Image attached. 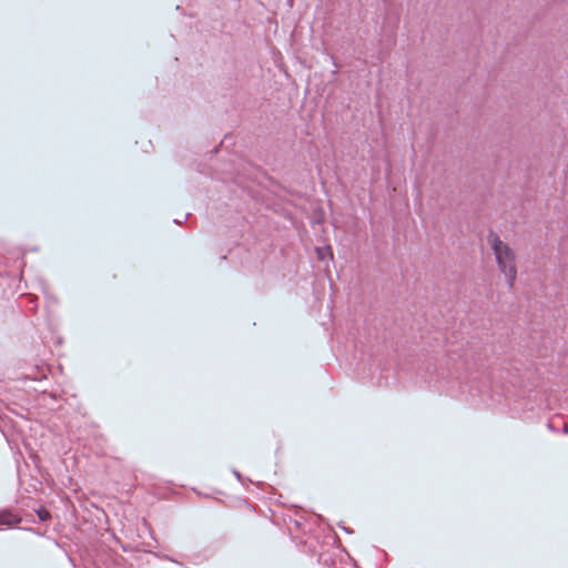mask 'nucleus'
<instances>
[{
    "label": "nucleus",
    "mask_w": 568,
    "mask_h": 568,
    "mask_svg": "<svg viewBox=\"0 0 568 568\" xmlns=\"http://www.w3.org/2000/svg\"><path fill=\"white\" fill-rule=\"evenodd\" d=\"M488 241L500 272H506L511 264H516L514 250L507 243L503 242L497 233L490 230Z\"/></svg>",
    "instance_id": "nucleus-1"
},
{
    "label": "nucleus",
    "mask_w": 568,
    "mask_h": 568,
    "mask_svg": "<svg viewBox=\"0 0 568 568\" xmlns=\"http://www.w3.org/2000/svg\"><path fill=\"white\" fill-rule=\"evenodd\" d=\"M22 518L18 514H14L12 508L6 507L0 509V526L4 525L8 527H18L21 530L33 532L38 536H42L40 531H38L36 528L32 527H19L21 524Z\"/></svg>",
    "instance_id": "nucleus-2"
},
{
    "label": "nucleus",
    "mask_w": 568,
    "mask_h": 568,
    "mask_svg": "<svg viewBox=\"0 0 568 568\" xmlns=\"http://www.w3.org/2000/svg\"><path fill=\"white\" fill-rule=\"evenodd\" d=\"M315 253H316L317 260L321 262H327L328 260L332 261L334 258L333 250H332L331 245L316 246Z\"/></svg>",
    "instance_id": "nucleus-3"
},
{
    "label": "nucleus",
    "mask_w": 568,
    "mask_h": 568,
    "mask_svg": "<svg viewBox=\"0 0 568 568\" xmlns=\"http://www.w3.org/2000/svg\"><path fill=\"white\" fill-rule=\"evenodd\" d=\"M456 382H452L449 387L445 389L446 394L452 397L460 396L463 399L467 400L468 396L466 395L465 386L459 384L458 390L455 389Z\"/></svg>",
    "instance_id": "nucleus-4"
},
{
    "label": "nucleus",
    "mask_w": 568,
    "mask_h": 568,
    "mask_svg": "<svg viewBox=\"0 0 568 568\" xmlns=\"http://www.w3.org/2000/svg\"><path fill=\"white\" fill-rule=\"evenodd\" d=\"M506 277V283L508 287L511 290L515 285V281L517 277V267L516 264H511L506 272H501Z\"/></svg>",
    "instance_id": "nucleus-5"
},
{
    "label": "nucleus",
    "mask_w": 568,
    "mask_h": 568,
    "mask_svg": "<svg viewBox=\"0 0 568 568\" xmlns=\"http://www.w3.org/2000/svg\"><path fill=\"white\" fill-rule=\"evenodd\" d=\"M561 417H556L552 419H549L547 423V428L552 433H560V424Z\"/></svg>",
    "instance_id": "nucleus-6"
},
{
    "label": "nucleus",
    "mask_w": 568,
    "mask_h": 568,
    "mask_svg": "<svg viewBox=\"0 0 568 568\" xmlns=\"http://www.w3.org/2000/svg\"><path fill=\"white\" fill-rule=\"evenodd\" d=\"M36 513H37L39 520L42 523L49 521L51 519L50 511L43 507H40L39 509H37Z\"/></svg>",
    "instance_id": "nucleus-7"
},
{
    "label": "nucleus",
    "mask_w": 568,
    "mask_h": 568,
    "mask_svg": "<svg viewBox=\"0 0 568 568\" xmlns=\"http://www.w3.org/2000/svg\"><path fill=\"white\" fill-rule=\"evenodd\" d=\"M232 473L235 476V478L243 485L245 481H251V479L244 478L243 475L235 468L232 469Z\"/></svg>",
    "instance_id": "nucleus-8"
},
{
    "label": "nucleus",
    "mask_w": 568,
    "mask_h": 568,
    "mask_svg": "<svg viewBox=\"0 0 568 568\" xmlns=\"http://www.w3.org/2000/svg\"><path fill=\"white\" fill-rule=\"evenodd\" d=\"M560 424V432L568 435V423L565 422L562 418H561V423Z\"/></svg>",
    "instance_id": "nucleus-9"
},
{
    "label": "nucleus",
    "mask_w": 568,
    "mask_h": 568,
    "mask_svg": "<svg viewBox=\"0 0 568 568\" xmlns=\"http://www.w3.org/2000/svg\"><path fill=\"white\" fill-rule=\"evenodd\" d=\"M189 216H190V213H186L183 221L179 220V219H174L173 223L176 225H181V224H183L184 221H186L189 219Z\"/></svg>",
    "instance_id": "nucleus-10"
},
{
    "label": "nucleus",
    "mask_w": 568,
    "mask_h": 568,
    "mask_svg": "<svg viewBox=\"0 0 568 568\" xmlns=\"http://www.w3.org/2000/svg\"><path fill=\"white\" fill-rule=\"evenodd\" d=\"M331 60H332V63L337 68L338 65H337L336 59L333 55L331 57Z\"/></svg>",
    "instance_id": "nucleus-11"
},
{
    "label": "nucleus",
    "mask_w": 568,
    "mask_h": 568,
    "mask_svg": "<svg viewBox=\"0 0 568 568\" xmlns=\"http://www.w3.org/2000/svg\"><path fill=\"white\" fill-rule=\"evenodd\" d=\"M342 528H343V529L345 530V532H347V534H351V532H352V530H351V529H348V528H346V527H344V526H342Z\"/></svg>",
    "instance_id": "nucleus-12"
},
{
    "label": "nucleus",
    "mask_w": 568,
    "mask_h": 568,
    "mask_svg": "<svg viewBox=\"0 0 568 568\" xmlns=\"http://www.w3.org/2000/svg\"><path fill=\"white\" fill-rule=\"evenodd\" d=\"M294 525H295L296 527H301V523H300L298 520H294Z\"/></svg>",
    "instance_id": "nucleus-13"
}]
</instances>
